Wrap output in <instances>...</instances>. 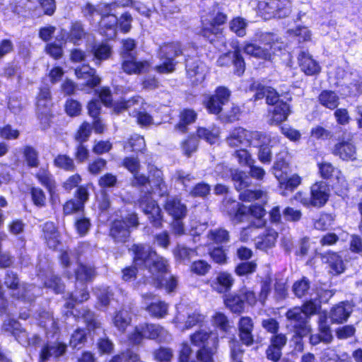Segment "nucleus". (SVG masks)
<instances>
[{
	"label": "nucleus",
	"instance_id": "338daca9",
	"mask_svg": "<svg viewBox=\"0 0 362 362\" xmlns=\"http://www.w3.org/2000/svg\"><path fill=\"white\" fill-rule=\"evenodd\" d=\"M195 133L199 139H203L210 144H215L219 137L218 130L216 128L211 129L204 127H198Z\"/></svg>",
	"mask_w": 362,
	"mask_h": 362
},
{
	"label": "nucleus",
	"instance_id": "e433bc0d",
	"mask_svg": "<svg viewBox=\"0 0 362 362\" xmlns=\"http://www.w3.org/2000/svg\"><path fill=\"white\" fill-rule=\"evenodd\" d=\"M279 237V233L272 228H267L258 237L259 240L256 243V248L266 251L273 247Z\"/></svg>",
	"mask_w": 362,
	"mask_h": 362
},
{
	"label": "nucleus",
	"instance_id": "49530a36",
	"mask_svg": "<svg viewBox=\"0 0 362 362\" xmlns=\"http://www.w3.org/2000/svg\"><path fill=\"white\" fill-rule=\"evenodd\" d=\"M302 182V177L297 173L290 176L286 175L284 178L278 180V187L285 192H293Z\"/></svg>",
	"mask_w": 362,
	"mask_h": 362
},
{
	"label": "nucleus",
	"instance_id": "bf43d9fd",
	"mask_svg": "<svg viewBox=\"0 0 362 362\" xmlns=\"http://www.w3.org/2000/svg\"><path fill=\"white\" fill-rule=\"evenodd\" d=\"M97 274L96 268L92 265L79 263L75 271V276L77 279L83 280L86 282L91 281Z\"/></svg>",
	"mask_w": 362,
	"mask_h": 362
},
{
	"label": "nucleus",
	"instance_id": "f8f14e48",
	"mask_svg": "<svg viewBox=\"0 0 362 362\" xmlns=\"http://www.w3.org/2000/svg\"><path fill=\"white\" fill-rule=\"evenodd\" d=\"M216 65L222 68L232 66L233 74L238 77H242L246 70L245 60L241 49L238 46L233 50L221 54L216 60Z\"/></svg>",
	"mask_w": 362,
	"mask_h": 362
},
{
	"label": "nucleus",
	"instance_id": "412c9836",
	"mask_svg": "<svg viewBox=\"0 0 362 362\" xmlns=\"http://www.w3.org/2000/svg\"><path fill=\"white\" fill-rule=\"evenodd\" d=\"M317 334H310L309 343L312 346H316L320 343L325 344H330L334 339L332 329L327 323V316L326 315H321L317 321Z\"/></svg>",
	"mask_w": 362,
	"mask_h": 362
},
{
	"label": "nucleus",
	"instance_id": "774afa93",
	"mask_svg": "<svg viewBox=\"0 0 362 362\" xmlns=\"http://www.w3.org/2000/svg\"><path fill=\"white\" fill-rule=\"evenodd\" d=\"M81 317L88 331H95L101 327V322L98 320L96 314L89 308L83 310Z\"/></svg>",
	"mask_w": 362,
	"mask_h": 362
},
{
	"label": "nucleus",
	"instance_id": "4be33fe9",
	"mask_svg": "<svg viewBox=\"0 0 362 362\" xmlns=\"http://www.w3.org/2000/svg\"><path fill=\"white\" fill-rule=\"evenodd\" d=\"M202 64L203 62L197 55H187L185 59L186 77L193 85L199 84L203 79Z\"/></svg>",
	"mask_w": 362,
	"mask_h": 362
},
{
	"label": "nucleus",
	"instance_id": "0e129e2a",
	"mask_svg": "<svg viewBox=\"0 0 362 362\" xmlns=\"http://www.w3.org/2000/svg\"><path fill=\"white\" fill-rule=\"evenodd\" d=\"M144 214L147 216L148 223L153 228L157 230L163 228L165 218L160 206L155 208V209H151L150 213Z\"/></svg>",
	"mask_w": 362,
	"mask_h": 362
},
{
	"label": "nucleus",
	"instance_id": "7ed1b4c3",
	"mask_svg": "<svg viewBox=\"0 0 362 362\" xmlns=\"http://www.w3.org/2000/svg\"><path fill=\"white\" fill-rule=\"evenodd\" d=\"M199 35L208 43L215 45L223 37V27L228 21V15L223 5L214 1L201 16Z\"/></svg>",
	"mask_w": 362,
	"mask_h": 362
},
{
	"label": "nucleus",
	"instance_id": "052dcab7",
	"mask_svg": "<svg viewBox=\"0 0 362 362\" xmlns=\"http://www.w3.org/2000/svg\"><path fill=\"white\" fill-rule=\"evenodd\" d=\"M64 110L68 117H76L81 115L83 105L79 100L69 97L64 102Z\"/></svg>",
	"mask_w": 362,
	"mask_h": 362
},
{
	"label": "nucleus",
	"instance_id": "b1692460",
	"mask_svg": "<svg viewBox=\"0 0 362 362\" xmlns=\"http://www.w3.org/2000/svg\"><path fill=\"white\" fill-rule=\"evenodd\" d=\"M238 329L240 342L246 346H252L255 342L252 319L250 316H240L238 322Z\"/></svg>",
	"mask_w": 362,
	"mask_h": 362
},
{
	"label": "nucleus",
	"instance_id": "58836bf2",
	"mask_svg": "<svg viewBox=\"0 0 362 362\" xmlns=\"http://www.w3.org/2000/svg\"><path fill=\"white\" fill-rule=\"evenodd\" d=\"M112 320L114 327L119 332L124 333L131 325L132 318L129 311L122 308L115 312Z\"/></svg>",
	"mask_w": 362,
	"mask_h": 362
},
{
	"label": "nucleus",
	"instance_id": "3c124183",
	"mask_svg": "<svg viewBox=\"0 0 362 362\" xmlns=\"http://www.w3.org/2000/svg\"><path fill=\"white\" fill-rule=\"evenodd\" d=\"M199 146V139L196 133L189 134L180 143L182 153L187 158L192 156L197 151Z\"/></svg>",
	"mask_w": 362,
	"mask_h": 362
},
{
	"label": "nucleus",
	"instance_id": "6e6d98bb",
	"mask_svg": "<svg viewBox=\"0 0 362 362\" xmlns=\"http://www.w3.org/2000/svg\"><path fill=\"white\" fill-rule=\"evenodd\" d=\"M173 255L176 261L189 262L192 257L197 255V251L196 248L177 244L173 250Z\"/></svg>",
	"mask_w": 362,
	"mask_h": 362
},
{
	"label": "nucleus",
	"instance_id": "ea45409f",
	"mask_svg": "<svg viewBox=\"0 0 362 362\" xmlns=\"http://www.w3.org/2000/svg\"><path fill=\"white\" fill-rule=\"evenodd\" d=\"M317 100L322 106L331 110L339 105V97L332 90H322L317 96Z\"/></svg>",
	"mask_w": 362,
	"mask_h": 362
},
{
	"label": "nucleus",
	"instance_id": "37998d69",
	"mask_svg": "<svg viewBox=\"0 0 362 362\" xmlns=\"http://www.w3.org/2000/svg\"><path fill=\"white\" fill-rule=\"evenodd\" d=\"M272 279L270 276H267L261 279L260 290L258 294L255 292V297L256 298V300L255 301V306H256L258 303H259L262 306L265 305L269 296L272 292Z\"/></svg>",
	"mask_w": 362,
	"mask_h": 362
},
{
	"label": "nucleus",
	"instance_id": "7c9ffc66",
	"mask_svg": "<svg viewBox=\"0 0 362 362\" xmlns=\"http://www.w3.org/2000/svg\"><path fill=\"white\" fill-rule=\"evenodd\" d=\"M198 117L197 112L192 108L185 107L178 114V122L174 128L181 134H186L189 130V126L194 123Z\"/></svg>",
	"mask_w": 362,
	"mask_h": 362
},
{
	"label": "nucleus",
	"instance_id": "c756f323",
	"mask_svg": "<svg viewBox=\"0 0 362 362\" xmlns=\"http://www.w3.org/2000/svg\"><path fill=\"white\" fill-rule=\"evenodd\" d=\"M163 207L168 214L172 216L173 219H183L187 216V207L177 197L167 199L163 204Z\"/></svg>",
	"mask_w": 362,
	"mask_h": 362
},
{
	"label": "nucleus",
	"instance_id": "a211bd4d",
	"mask_svg": "<svg viewBox=\"0 0 362 362\" xmlns=\"http://www.w3.org/2000/svg\"><path fill=\"white\" fill-rule=\"evenodd\" d=\"M40 238L45 245L53 251L57 250L61 245L60 233L57 225L51 221H45L39 226Z\"/></svg>",
	"mask_w": 362,
	"mask_h": 362
},
{
	"label": "nucleus",
	"instance_id": "79ce46f5",
	"mask_svg": "<svg viewBox=\"0 0 362 362\" xmlns=\"http://www.w3.org/2000/svg\"><path fill=\"white\" fill-rule=\"evenodd\" d=\"M90 52L93 56V59L96 62H101L107 60L112 55V47L106 42L94 43L91 45Z\"/></svg>",
	"mask_w": 362,
	"mask_h": 362
},
{
	"label": "nucleus",
	"instance_id": "de8ad7c7",
	"mask_svg": "<svg viewBox=\"0 0 362 362\" xmlns=\"http://www.w3.org/2000/svg\"><path fill=\"white\" fill-rule=\"evenodd\" d=\"M208 254L211 261L218 265H226L229 262L228 250L222 245L209 247Z\"/></svg>",
	"mask_w": 362,
	"mask_h": 362
},
{
	"label": "nucleus",
	"instance_id": "f704fd0d",
	"mask_svg": "<svg viewBox=\"0 0 362 362\" xmlns=\"http://www.w3.org/2000/svg\"><path fill=\"white\" fill-rule=\"evenodd\" d=\"M243 50L246 54L264 62H271L273 58V53L270 49L262 47L252 42H245Z\"/></svg>",
	"mask_w": 362,
	"mask_h": 362
},
{
	"label": "nucleus",
	"instance_id": "864d4df0",
	"mask_svg": "<svg viewBox=\"0 0 362 362\" xmlns=\"http://www.w3.org/2000/svg\"><path fill=\"white\" fill-rule=\"evenodd\" d=\"M212 325L221 332L227 334L230 332L232 326L228 317L222 312L216 311L211 316Z\"/></svg>",
	"mask_w": 362,
	"mask_h": 362
},
{
	"label": "nucleus",
	"instance_id": "393cba45",
	"mask_svg": "<svg viewBox=\"0 0 362 362\" xmlns=\"http://www.w3.org/2000/svg\"><path fill=\"white\" fill-rule=\"evenodd\" d=\"M297 59L300 71L305 75L308 76H317L321 72L322 68L319 62L314 59L308 52H300L297 57Z\"/></svg>",
	"mask_w": 362,
	"mask_h": 362
},
{
	"label": "nucleus",
	"instance_id": "ddd939ff",
	"mask_svg": "<svg viewBox=\"0 0 362 362\" xmlns=\"http://www.w3.org/2000/svg\"><path fill=\"white\" fill-rule=\"evenodd\" d=\"M264 137L261 131L248 130L242 127H235L230 130L226 141L228 146L233 148L240 145L251 147L255 146V139H261Z\"/></svg>",
	"mask_w": 362,
	"mask_h": 362
},
{
	"label": "nucleus",
	"instance_id": "5fc2aeb1",
	"mask_svg": "<svg viewBox=\"0 0 362 362\" xmlns=\"http://www.w3.org/2000/svg\"><path fill=\"white\" fill-rule=\"evenodd\" d=\"M257 263L255 260L240 262L234 267V273L238 277H248L257 272Z\"/></svg>",
	"mask_w": 362,
	"mask_h": 362
},
{
	"label": "nucleus",
	"instance_id": "0eeeda50",
	"mask_svg": "<svg viewBox=\"0 0 362 362\" xmlns=\"http://www.w3.org/2000/svg\"><path fill=\"white\" fill-rule=\"evenodd\" d=\"M255 291L246 286H242L235 291L223 296L225 308L233 315L240 316L245 312L246 307H255Z\"/></svg>",
	"mask_w": 362,
	"mask_h": 362
},
{
	"label": "nucleus",
	"instance_id": "39448f33",
	"mask_svg": "<svg viewBox=\"0 0 362 362\" xmlns=\"http://www.w3.org/2000/svg\"><path fill=\"white\" fill-rule=\"evenodd\" d=\"M261 326L266 332L271 334L264 351L266 358L269 361L279 362L283 356V350L288 342L286 334L279 332V322L274 317L263 319Z\"/></svg>",
	"mask_w": 362,
	"mask_h": 362
},
{
	"label": "nucleus",
	"instance_id": "aec40b11",
	"mask_svg": "<svg viewBox=\"0 0 362 362\" xmlns=\"http://www.w3.org/2000/svg\"><path fill=\"white\" fill-rule=\"evenodd\" d=\"M108 235L115 244L124 245L129 241L131 230L123 218H115L110 224Z\"/></svg>",
	"mask_w": 362,
	"mask_h": 362
},
{
	"label": "nucleus",
	"instance_id": "69168bd1",
	"mask_svg": "<svg viewBox=\"0 0 362 362\" xmlns=\"http://www.w3.org/2000/svg\"><path fill=\"white\" fill-rule=\"evenodd\" d=\"M23 158L30 168H37L40 164L39 153L37 151L30 145H25L23 148Z\"/></svg>",
	"mask_w": 362,
	"mask_h": 362
},
{
	"label": "nucleus",
	"instance_id": "a19ab883",
	"mask_svg": "<svg viewBox=\"0 0 362 362\" xmlns=\"http://www.w3.org/2000/svg\"><path fill=\"white\" fill-rule=\"evenodd\" d=\"M286 327L293 332V339L294 340V349L298 352H303L304 350L303 338L311 332V327H305L300 329L298 325L287 323Z\"/></svg>",
	"mask_w": 362,
	"mask_h": 362
},
{
	"label": "nucleus",
	"instance_id": "9b49d317",
	"mask_svg": "<svg viewBox=\"0 0 362 362\" xmlns=\"http://www.w3.org/2000/svg\"><path fill=\"white\" fill-rule=\"evenodd\" d=\"M91 183H86L78 187L74 193V197L67 199L62 205L64 216L74 214H83L86 203L90 198L89 187Z\"/></svg>",
	"mask_w": 362,
	"mask_h": 362
},
{
	"label": "nucleus",
	"instance_id": "680f3d73",
	"mask_svg": "<svg viewBox=\"0 0 362 362\" xmlns=\"http://www.w3.org/2000/svg\"><path fill=\"white\" fill-rule=\"evenodd\" d=\"M243 110L240 106L236 104H232L230 109L219 116L223 123L231 124L240 119Z\"/></svg>",
	"mask_w": 362,
	"mask_h": 362
},
{
	"label": "nucleus",
	"instance_id": "5701e85b",
	"mask_svg": "<svg viewBox=\"0 0 362 362\" xmlns=\"http://www.w3.org/2000/svg\"><path fill=\"white\" fill-rule=\"evenodd\" d=\"M235 284L233 275L228 271H220L212 280L210 286L218 294L226 295L231 291Z\"/></svg>",
	"mask_w": 362,
	"mask_h": 362
},
{
	"label": "nucleus",
	"instance_id": "f3484780",
	"mask_svg": "<svg viewBox=\"0 0 362 362\" xmlns=\"http://www.w3.org/2000/svg\"><path fill=\"white\" fill-rule=\"evenodd\" d=\"M74 74L78 79L84 80L83 87L87 90H91L98 87L101 83V78L97 74L95 68L88 64H82L74 69Z\"/></svg>",
	"mask_w": 362,
	"mask_h": 362
},
{
	"label": "nucleus",
	"instance_id": "9d476101",
	"mask_svg": "<svg viewBox=\"0 0 362 362\" xmlns=\"http://www.w3.org/2000/svg\"><path fill=\"white\" fill-rule=\"evenodd\" d=\"M230 98V90L226 86H218L213 93L204 95L202 105L209 115L220 116Z\"/></svg>",
	"mask_w": 362,
	"mask_h": 362
},
{
	"label": "nucleus",
	"instance_id": "8fccbe9b",
	"mask_svg": "<svg viewBox=\"0 0 362 362\" xmlns=\"http://www.w3.org/2000/svg\"><path fill=\"white\" fill-rule=\"evenodd\" d=\"M38 182L47 190L49 195L52 196L57 190V185L54 178L48 170L35 175Z\"/></svg>",
	"mask_w": 362,
	"mask_h": 362
},
{
	"label": "nucleus",
	"instance_id": "20e7f679",
	"mask_svg": "<svg viewBox=\"0 0 362 362\" xmlns=\"http://www.w3.org/2000/svg\"><path fill=\"white\" fill-rule=\"evenodd\" d=\"M118 5L115 3L107 4L105 6V11L100 13L98 32L107 40L115 39L118 31L127 34L132 28L133 17L130 12L125 11L118 17L115 11Z\"/></svg>",
	"mask_w": 362,
	"mask_h": 362
},
{
	"label": "nucleus",
	"instance_id": "2f4dec72",
	"mask_svg": "<svg viewBox=\"0 0 362 362\" xmlns=\"http://www.w3.org/2000/svg\"><path fill=\"white\" fill-rule=\"evenodd\" d=\"M351 310L347 301H341L333 305L329 312V317L332 324H342L347 321Z\"/></svg>",
	"mask_w": 362,
	"mask_h": 362
},
{
	"label": "nucleus",
	"instance_id": "a878e982",
	"mask_svg": "<svg viewBox=\"0 0 362 362\" xmlns=\"http://www.w3.org/2000/svg\"><path fill=\"white\" fill-rule=\"evenodd\" d=\"M272 107L271 110H268L270 125H280L288 119L291 113V105L286 101L281 100Z\"/></svg>",
	"mask_w": 362,
	"mask_h": 362
},
{
	"label": "nucleus",
	"instance_id": "6e6552de",
	"mask_svg": "<svg viewBox=\"0 0 362 362\" xmlns=\"http://www.w3.org/2000/svg\"><path fill=\"white\" fill-rule=\"evenodd\" d=\"M167 331L159 324L143 322L135 326L127 335V341L132 346L141 345L144 339L162 342L165 339Z\"/></svg>",
	"mask_w": 362,
	"mask_h": 362
},
{
	"label": "nucleus",
	"instance_id": "473e14b6",
	"mask_svg": "<svg viewBox=\"0 0 362 362\" xmlns=\"http://www.w3.org/2000/svg\"><path fill=\"white\" fill-rule=\"evenodd\" d=\"M272 172L277 180L288 175L291 172V164L286 152H280L276 155Z\"/></svg>",
	"mask_w": 362,
	"mask_h": 362
},
{
	"label": "nucleus",
	"instance_id": "13d9d810",
	"mask_svg": "<svg viewBox=\"0 0 362 362\" xmlns=\"http://www.w3.org/2000/svg\"><path fill=\"white\" fill-rule=\"evenodd\" d=\"M139 98V95H133L128 100L121 98L119 100L115 103L112 102V106L110 108H112V112L115 115H119L127 110L132 106L138 104Z\"/></svg>",
	"mask_w": 362,
	"mask_h": 362
},
{
	"label": "nucleus",
	"instance_id": "2eb2a0df",
	"mask_svg": "<svg viewBox=\"0 0 362 362\" xmlns=\"http://www.w3.org/2000/svg\"><path fill=\"white\" fill-rule=\"evenodd\" d=\"M331 153L343 161L349 162L357 160V148L352 136L346 139H339L332 147Z\"/></svg>",
	"mask_w": 362,
	"mask_h": 362
},
{
	"label": "nucleus",
	"instance_id": "6ab92c4d",
	"mask_svg": "<svg viewBox=\"0 0 362 362\" xmlns=\"http://www.w3.org/2000/svg\"><path fill=\"white\" fill-rule=\"evenodd\" d=\"M329 199V193L322 181H317L310 187V196L307 203L310 208L320 209L326 205Z\"/></svg>",
	"mask_w": 362,
	"mask_h": 362
},
{
	"label": "nucleus",
	"instance_id": "72a5a7b5",
	"mask_svg": "<svg viewBox=\"0 0 362 362\" xmlns=\"http://www.w3.org/2000/svg\"><path fill=\"white\" fill-rule=\"evenodd\" d=\"M149 66L150 64L148 61H136L134 57L131 59L123 60L121 64L122 71L128 75H139L148 72Z\"/></svg>",
	"mask_w": 362,
	"mask_h": 362
},
{
	"label": "nucleus",
	"instance_id": "e2e57ef3",
	"mask_svg": "<svg viewBox=\"0 0 362 362\" xmlns=\"http://www.w3.org/2000/svg\"><path fill=\"white\" fill-rule=\"evenodd\" d=\"M247 22L241 16L233 17L229 21V30L238 37H243L246 35Z\"/></svg>",
	"mask_w": 362,
	"mask_h": 362
},
{
	"label": "nucleus",
	"instance_id": "bb28decb",
	"mask_svg": "<svg viewBox=\"0 0 362 362\" xmlns=\"http://www.w3.org/2000/svg\"><path fill=\"white\" fill-rule=\"evenodd\" d=\"M262 134L264 136L261 139L255 140V146L257 148V158L263 164L268 165L272 160V145L271 142L272 141V136L262 132Z\"/></svg>",
	"mask_w": 362,
	"mask_h": 362
},
{
	"label": "nucleus",
	"instance_id": "a18cd8bd",
	"mask_svg": "<svg viewBox=\"0 0 362 362\" xmlns=\"http://www.w3.org/2000/svg\"><path fill=\"white\" fill-rule=\"evenodd\" d=\"M311 281L305 276L295 281L292 286L293 295L298 298H307L310 295Z\"/></svg>",
	"mask_w": 362,
	"mask_h": 362
},
{
	"label": "nucleus",
	"instance_id": "f03ea898",
	"mask_svg": "<svg viewBox=\"0 0 362 362\" xmlns=\"http://www.w3.org/2000/svg\"><path fill=\"white\" fill-rule=\"evenodd\" d=\"M130 250L132 262L145 267L151 274L154 287L163 288L165 276L170 271L169 259L159 255L153 247L143 243H134Z\"/></svg>",
	"mask_w": 362,
	"mask_h": 362
},
{
	"label": "nucleus",
	"instance_id": "1a4fd4ad",
	"mask_svg": "<svg viewBox=\"0 0 362 362\" xmlns=\"http://www.w3.org/2000/svg\"><path fill=\"white\" fill-rule=\"evenodd\" d=\"M320 308V304L315 299L306 300L300 306L293 307L286 312L287 323L298 325L300 329L310 327L308 320L317 314Z\"/></svg>",
	"mask_w": 362,
	"mask_h": 362
},
{
	"label": "nucleus",
	"instance_id": "c03bdc74",
	"mask_svg": "<svg viewBox=\"0 0 362 362\" xmlns=\"http://www.w3.org/2000/svg\"><path fill=\"white\" fill-rule=\"evenodd\" d=\"M136 204L144 214H148L151 209H155L159 206L157 200L153 197V191L150 189L139 195Z\"/></svg>",
	"mask_w": 362,
	"mask_h": 362
},
{
	"label": "nucleus",
	"instance_id": "4d7b16f0",
	"mask_svg": "<svg viewBox=\"0 0 362 362\" xmlns=\"http://www.w3.org/2000/svg\"><path fill=\"white\" fill-rule=\"evenodd\" d=\"M87 339L86 329L78 327L71 334L69 344L73 349H80L86 344Z\"/></svg>",
	"mask_w": 362,
	"mask_h": 362
},
{
	"label": "nucleus",
	"instance_id": "4468645a",
	"mask_svg": "<svg viewBox=\"0 0 362 362\" xmlns=\"http://www.w3.org/2000/svg\"><path fill=\"white\" fill-rule=\"evenodd\" d=\"M4 285L10 291L17 292L13 297L23 302L30 303L34 300L35 296L26 283H21L16 272L11 270L6 272L4 279Z\"/></svg>",
	"mask_w": 362,
	"mask_h": 362
},
{
	"label": "nucleus",
	"instance_id": "c9c22d12",
	"mask_svg": "<svg viewBox=\"0 0 362 362\" xmlns=\"http://www.w3.org/2000/svg\"><path fill=\"white\" fill-rule=\"evenodd\" d=\"M227 215L231 221L239 223L244 221L247 216V207L235 200H228L226 206Z\"/></svg>",
	"mask_w": 362,
	"mask_h": 362
},
{
	"label": "nucleus",
	"instance_id": "4c0bfd02",
	"mask_svg": "<svg viewBox=\"0 0 362 362\" xmlns=\"http://www.w3.org/2000/svg\"><path fill=\"white\" fill-rule=\"evenodd\" d=\"M67 34L69 42L78 45L81 40L86 38L88 33L81 21H74L71 23Z\"/></svg>",
	"mask_w": 362,
	"mask_h": 362
},
{
	"label": "nucleus",
	"instance_id": "09e8293b",
	"mask_svg": "<svg viewBox=\"0 0 362 362\" xmlns=\"http://www.w3.org/2000/svg\"><path fill=\"white\" fill-rule=\"evenodd\" d=\"M52 163L55 168L66 172H74L76 169L74 158L65 153H58Z\"/></svg>",
	"mask_w": 362,
	"mask_h": 362
},
{
	"label": "nucleus",
	"instance_id": "c85d7f7f",
	"mask_svg": "<svg viewBox=\"0 0 362 362\" xmlns=\"http://www.w3.org/2000/svg\"><path fill=\"white\" fill-rule=\"evenodd\" d=\"M66 344L61 341L57 342L55 345L46 342L40 351L38 361L39 362H46L52 356L57 358L66 353Z\"/></svg>",
	"mask_w": 362,
	"mask_h": 362
},
{
	"label": "nucleus",
	"instance_id": "603ef678",
	"mask_svg": "<svg viewBox=\"0 0 362 362\" xmlns=\"http://www.w3.org/2000/svg\"><path fill=\"white\" fill-rule=\"evenodd\" d=\"M149 315L156 319L164 318L168 312V305L164 300L151 302L146 307Z\"/></svg>",
	"mask_w": 362,
	"mask_h": 362
},
{
	"label": "nucleus",
	"instance_id": "cd10ccee",
	"mask_svg": "<svg viewBox=\"0 0 362 362\" xmlns=\"http://www.w3.org/2000/svg\"><path fill=\"white\" fill-rule=\"evenodd\" d=\"M321 259L328 265L332 275H339L344 272L346 269L344 262L337 252L328 250L321 255Z\"/></svg>",
	"mask_w": 362,
	"mask_h": 362
},
{
	"label": "nucleus",
	"instance_id": "f257e3e1",
	"mask_svg": "<svg viewBox=\"0 0 362 362\" xmlns=\"http://www.w3.org/2000/svg\"><path fill=\"white\" fill-rule=\"evenodd\" d=\"M189 339L194 346L198 347L196 359L191 358L192 349L189 343L182 341L177 353V362H214L219 340L213 331L199 329L190 334Z\"/></svg>",
	"mask_w": 362,
	"mask_h": 362
},
{
	"label": "nucleus",
	"instance_id": "dca6fc26",
	"mask_svg": "<svg viewBox=\"0 0 362 362\" xmlns=\"http://www.w3.org/2000/svg\"><path fill=\"white\" fill-rule=\"evenodd\" d=\"M151 181L154 184L155 188L159 192H165L167 189V185L163 179V172L157 168H153L149 170V176L144 174H134L132 185L136 187H144L149 184Z\"/></svg>",
	"mask_w": 362,
	"mask_h": 362
},
{
	"label": "nucleus",
	"instance_id": "423d86ee",
	"mask_svg": "<svg viewBox=\"0 0 362 362\" xmlns=\"http://www.w3.org/2000/svg\"><path fill=\"white\" fill-rule=\"evenodd\" d=\"M184 54V45L179 40H170L162 42L156 49V57L160 63L153 69L159 74H171L174 73L179 62L177 57Z\"/></svg>",
	"mask_w": 362,
	"mask_h": 362
}]
</instances>
